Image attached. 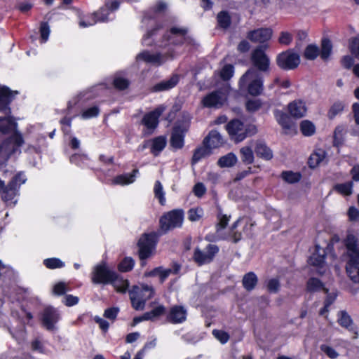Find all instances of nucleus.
Wrapping results in <instances>:
<instances>
[{"label": "nucleus", "instance_id": "nucleus-48", "mask_svg": "<svg viewBox=\"0 0 359 359\" xmlns=\"http://www.w3.org/2000/svg\"><path fill=\"white\" fill-rule=\"evenodd\" d=\"M338 323L344 327L349 328L352 324V319L351 316L344 311L339 313Z\"/></svg>", "mask_w": 359, "mask_h": 359}, {"label": "nucleus", "instance_id": "nucleus-26", "mask_svg": "<svg viewBox=\"0 0 359 359\" xmlns=\"http://www.w3.org/2000/svg\"><path fill=\"white\" fill-rule=\"evenodd\" d=\"M255 151L257 156L265 160H270L273 158L272 151L266 146V144L261 141L257 140L255 143Z\"/></svg>", "mask_w": 359, "mask_h": 359}, {"label": "nucleus", "instance_id": "nucleus-32", "mask_svg": "<svg viewBox=\"0 0 359 359\" xmlns=\"http://www.w3.org/2000/svg\"><path fill=\"white\" fill-rule=\"evenodd\" d=\"M138 172L137 169H134L131 174H123L116 176L113 180V184H128L135 181V175Z\"/></svg>", "mask_w": 359, "mask_h": 359}, {"label": "nucleus", "instance_id": "nucleus-56", "mask_svg": "<svg viewBox=\"0 0 359 359\" xmlns=\"http://www.w3.org/2000/svg\"><path fill=\"white\" fill-rule=\"evenodd\" d=\"M266 287L269 292L276 293L280 288V282L276 278L270 279L267 283Z\"/></svg>", "mask_w": 359, "mask_h": 359}, {"label": "nucleus", "instance_id": "nucleus-21", "mask_svg": "<svg viewBox=\"0 0 359 359\" xmlns=\"http://www.w3.org/2000/svg\"><path fill=\"white\" fill-rule=\"evenodd\" d=\"M104 9L102 8L99 11L91 14L87 20L80 17L79 25L82 27H86L95 25L97 21L104 22L107 20L108 13H104Z\"/></svg>", "mask_w": 359, "mask_h": 359}, {"label": "nucleus", "instance_id": "nucleus-51", "mask_svg": "<svg viewBox=\"0 0 359 359\" xmlns=\"http://www.w3.org/2000/svg\"><path fill=\"white\" fill-rule=\"evenodd\" d=\"M44 265L48 269L61 268L64 266L63 262L57 258H49L43 261Z\"/></svg>", "mask_w": 359, "mask_h": 359}, {"label": "nucleus", "instance_id": "nucleus-57", "mask_svg": "<svg viewBox=\"0 0 359 359\" xmlns=\"http://www.w3.org/2000/svg\"><path fill=\"white\" fill-rule=\"evenodd\" d=\"M99 108L96 106H94L84 110L81 116L83 118H89L97 116L99 114Z\"/></svg>", "mask_w": 359, "mask_h": 359}, {"label": "nucleus", "instance_id": "nucleus-6", "mask_svg": "<svg viewBox=\"0 0 359 359\" xmlns=\"http://www.w3.org/2000/svg\"><path fill=\"white\" fill-rule=\"evenodd\" d=\"M184 219V212L182 210H173L164 214L160 219L161 230L165 233L170 229L180 227Z\"/></svg>", "mask_w": 359, "mask_h": 359}, {"label": "nucleus", "instance_id": "nucleus-33", "mask_svg": "<svg viewBox=\"0 0 359 359\" xmlns=\"http://www.w3.org/2000/svg\"><path fill=\"white\" fill-rule=\"evenodd\" d=\"M240 154L243 163L249 165L254 162V153L250 146H245L241 148Z\"/></svg>", "mask_w": 359, "mask_h": 359}, {"label": "nucleus", "instance_id": "nucleus-34", "mask_svg": "<svg viewBox=\"0 0 359 359\" xmlns=\"http://www.w3.org/2000/svg\"><path fill=\"white\" fill-rule=\"evenodd\" d=\"M166 145V139L163 136H159L152 140L151 152L157 156L165 148Z\"/></svg>", "mask_w": 359, "mask_h": 359}, {"label": "nucleus", "instance_id": "nucleus-37", "mask_svg": "<svg viewBox=\"0 0 359 359\" xmlns=\"http://www.w3.org/2000/svg\"><path fill=\"white\" fill-rule=\"evenodd\" d=\"M237 162V157L233 153H229L228 154L220 157L218 160L217 164L221 168L231 167L234 165Z\"/></svg>", "mask_w": 359, "mask_h": 359}, {"label": "nucleus", "instance_id": "nucleus-17", "mask_svg": "<svg viewBox=\"0 0 359 359\" xmlns=\"http://www.w3.org/2000/svg\"><path fill=\"white\" fill-rule=\"evenodd\" d=\"M137 60H142L154 66H160L168 59L167 54L151 53L149 51H143L136 57Z\"/></svg>", "mask_w": 359, "mask_h": 359}, {"label": "nucleus", "instance_id": "nucleus-53", "mask_svg": "<svg viewBox=\"0 0 359 359\" xmlns=\"http://www.w3.org/2000/svg\"><path fill=\"white\" fill-rule=\"evenodd\" d=\"M233 74V67L231 65H225L220 72V76L223 80H229Z\"/></svg>", "mask_w": 359, "mask_h": 359}, {"label": "nucleus", "instance_id": "nucleus-20", "mask_svg": "<svg viewBox=\"0 0 359 359\" xmlns=\"http://www.w3.org/2000/svg\"><path fill=\"white\" fill-rule=\"evenodd\" d=\"M187 311L182 306L175 305L170 308L167 319L169 322L177 324L186 320Z\"/></svg>", "mask_w": 359, "mask_h": 359}, {"label": "nucleus", "instance_id": "nucleus-31", "mask_svg": "<svg viewBox=\"0 0 359 359\" xmlns=\"http://www.w3.org/2000/svg\"><path fill=\"white\" fill-rule=\"evenodd\" d=\"M275 116L277 121L283 129L290 130L292 128V123L287 114L279 110H276Z\"/></svg>", "mask_w": 359, "mask_h": 359}, {"label": "nucleus", "instance_id": "nucleus-7", "mask_svg": "<svg viewBox=\"0 0 359 359\" xmlns=\"http://www.w3.org/2000/svg\"><path fill=\"white\" fill-rule=\"evenodd\" d=\"M276 62L281 69L292 70L300 64V56L293 50L289 49L279 53L276 58Z\"/></svg>", "mask_w": 359, "mask_h": 359}, {"label": "nucleus", "instance_id": "nucleus-63", "mask_svg": "<svg viewBox=\"0 0 359 359\" xmlns=\"http://www.w3.org/2000/svg\"><path fill=\"white\" fill-rule=\"evenodd\" d=\"M201 210L198 209H190L188 212V218L191 222H195L198 220L201 217Z\"/></svg>", "mask_w": 359, "mask_h": 359}, {"label": "nucleus", "instance_id": "nucleus-10", "mask_svg": "<svg viewBox=\"0 0 359 359\" xmlns=\"http://www.w3.org/2000/svg\"><path fill=\"white\" fill-rule=\"evenodd\" d=\"M187 34V29L186 28L173 27L170 29L169 34L165 35V37L174 45H182L184 43L194 45V39Z\"/></svg>", "mask_w": 359, "mask_h": 359}, {"label": "nucleus", "instance_id": "nucleus-40", "mask_svg": "<svg viewBox=\"0 0 359 359\" xmlns=\"http://www.w3.org/2000/svg\"><path fill=\"white\" fill-rule=\"evenodd\" d=\"M210 154V149L207 147L205 145L204 147H201L197 148L194 153L192 157V163H196L199 161L201 158H204L206 156H208Z\"/></svg>", "mask_w": 359, "mask_h": 359}, {"label": "nucleus", "instance_id": "nucleus-24", "mask_svg": "<svg viewBox=\"0 0 359 359\" xmlns=\"http://www.w3.org/2000/svg\"><path fill=\"white\" fill-rule=\"evenodd\" d=\"M179 81V76L177 74H174L169 79L161 81L154 85L152 88V90L155 92L168 90L174 88L178 83Z\"/></svg>", "mask_w": 359, "mask_h": 359}, {"label": "nucleus", "instance_id": "nucleus-54", "mask_svg": "<svg viewBox=\"0 0 359 359\" xmlns=\"http://www.w3.org/2000/svg\"><path fill=\"white\" fill-rule=\"evenodd\" d=\"M50 27L48 22H42L40 26V34L42 42H46L49 36Z\"/></svg>", "mask_w": 359, "mask_h": 359}, {"label": "nucleus", "instance_id": "nucleus-22", "mask_svg": "<svg viewBox=\"0 0 359 359\" xmlns=\"http://www.w3.org/2000/svg\"><path fill=\"white\" fill-rule=\"evenodd\" d=\"M290 114L295 118H300L306 115L307 109L305 102L297 100L290 102L287 106Z\"/></svg>", "mask_w": 359, "mask_h": 359}, {"label": "nucleus", "instance_id": "nucleus-59", "mask_svg": "<svg viewBox=\"0 0 359 359\" xmlns=\"http://www.w3.org/2000/svg\"><path fill=\"white\" fill-rule=\"evenodd\" d=\"M193 192L197 197H202L206 192V188L201 182L196 183L193 189Z\"/></svg>", "mask_w": 359, "mask_h": 359}, {"label": "nucleus", "instance_id": "nucleus-19", "mask_svg": "<svg viewBox=\"0 0 359 359\" xmlns=\"http://www.w3.org/2000/svg\"><path fill=\"white\" fill-rule=\"evenodd\" d=\"M272 36V31L269 28H260L250 31L247 34V38L254 43H264L269 41Z\"/></svg>", "mask_w": 359, "mask_h": 359}, {"label": "nucleus", "instance_id": "nucleus-39", "mask_svg": "<svg viewBox=\"0 0 359 359\" xmlns=\"http://www.w3.org/2000/svg\"><path fill=\"white\" fill-rule=\"evenodd\" d=\"M332 43L328 39H324L321 43L320 57L323 60H327L332 52Z\"/></svg>", "mask_w": 359, "mask_h": 359}, {"label": "nucleus", "instance_id": "nucleus-29", "mask_svg": "<svg viewBox=\"0 0 359 359\" xmlns=\"http://www.w3.org/2000/svg\"><path fill=\"white\" fill-rule=\"evenodd\" d=\"M167 9V5L163 1H158L155 6L151 8L144 15V18L151 19L155 18L158 15L163 14Z\"/></svg>", "mask_w": 359, "mask_h": 359}, {"label": "nucleus", "instance_id": "nucleus-46", "mask_svg": "<svg viewBox=\"0 0 359 359\" xmlns=\"http://www.w3.org/2000/svg\"><path fill=\"white\" fill-rule=\"evenodd\" d=\"M282 178L288 183H295L300 180L301 175L299 172L284 171L281 174Z\"/></svg>", "mask_w": 359, "mask_h": 359}, {"label": "nucleus", "instance_id": "nucleus-4", "mask_svg": "<svg viewBox=\"0 0 359 359\" xmlns=\"http://www.w3.org/2000/svg\"><path fill=\"white\" fill-rule=\"evenodd\" d=\"M26 178L22 172L15 175L7 185L0 179V195L1 199L8 203L11 201L17 195L20 185L24 184Z\"/></svg>", "mask_w": 359, "mask_h": 359}, {"label": "nucleus", "instance_id": "nucleus-41", "mask_svg": "<svg viewBox=\"0 0 359 359\" xmlns=\"http://www.w3.org/2000/svg\"><path fill=\"white\" fill-rule=\"evenodd\" d=\"M323 289L326 293L328 292V290L323 287L322 282L316 278H310L307 282V290L310 292H315Z\"/></svg>", "mask_w": 359, "mask_h": 359}, {"label": "nucleus", "instance_id": "nucleus-1", "mask_svg": "<svg viewBox=\"0 0 359 359\" xmlns=\"http://www.w3.org/2000/svg\"><path fill=\"white\" fill-rule=\"evenodd\" d=\"M241 87L248 86V93L253 96L261 94L263 90V77L254 68H250L239 81Z\"/></svg>", "mask_w": 359, "mask_h": 359}, {"label": "nucleus", "instance_id": "nucleus-27", "mask_svg": "<svg viewBox=\"0 0 359 359\" xmlns=\"http://www.w3.org/2000/svg\"><path fill=\"white\" fill-rule=\"evenodd\" d=\"M346 271L353 283H359V262H346Z\"/></svg>", "mask_w": 359, "mask_h": 359}, {"label": "nucleus", "instance_id": "nucleus-18", "mask_svg": "<svg viewBox=\"0 0 359 359\" xmlns=\"http://www.w3.org/2000/svg\"><path fill=\"white\" fill-rule=\"evenodd\" d=\"M59 318V313L53 307H47L43 311L42 323L48 330H53L55 328V324L58 321Z\"/></svg>", "mask_w": 359, "mask_h": 359}, {"label": "nucleus", "instance_id": "nucleus-2", "mask_svg": "<svg viewBox=\"0 0 359 359\" xmlns=\"http://www.w3.org/2000/svg\"><path fill=\"white\" fill-rule=\"evenodd\" d=\"M227 130L231 139L238 143L243 141L248 136L252 135L256 133L255 126H245L238 119H233L226 125Z\"/></svg>", "mask_w": 359, "mask_h": 359}, {"label": "nucleus", "instance_id": "nucleus-38", "mask_svg": "<svg viewBox=\"0 0 359 359\" xmlns=\"http://www.w3.org/2000/svg\"><path fill=\"white\" fill-rule=\"evenodd\" d=\"M165 313V306L161 305L149 312H146L143 314V318L146 320H155L159 316L163 315Z\"/></svg>", "mask_w": 359, "mask_h": 359}, {"label": "nucleus", "instance_id": "nucleus-47", "mask_svg": "<svg viewBox=\"0 0 359 359\" xmlns=\"http://www.w3.org/2000/svg\"><path fill=\"white\" fill-rule=\"evenodd\" d=\"M344 108V104L341 102L334 103L330 107L327 116L330 119H333L337 114H340Z\"/></svg>", "mask_w": 359, "mask_h": 359}, {"label": "nucleus", "instance_id": "nucleus-16", "mask_svg": "<svg viewBox=\"0 0 359 359\" xmlns=\"http://www.w3.org/2000/svg\"><path fill=\"white\" fill-rule=\"evenodd\" d=\"M226 98V95L224 92L216 90L204 97L202 102L206 107H219L225 102Z\"/></svg>", "mask_w": 359, "mask_h": 359}, {"label": "nucleus", "instance_id": "nucleus-43", "mask_svg": "<svg viewBox=\"0 0 359 359\" xmlns=\"http://www.w3.org/2000/svg\"><path fill=\"white\" fill-rule=\"evenodd\" d=\"M300 130L303 135L311 136L315 133V126L309 121L305 120L300 124Z\"/></svg>", "mask_w": 359, "mask_h": 359}, {"label": "nucleus", "instance_id": "nucleus-25", "mask_svg": "<svg viewBox=\"0 0 359 359\" xmlns=\"http://www.w3.org/2000/svg\"><path fill=\"white\" fill-rule=\"evenodd\" d=\"M223 139L217 130H212L203 140V144L211 149L217 148L223 144Z\"/></svg>", "mask_w": 359, "mask_h": 359}, {"label": "nucleus", "instance_id": "nucleus-5", "mask_svg": "<svg viewBox=\"0 0 359 359\" xmlns=\"http://www.w3.org/2000/svg\"><path fill=\"white\" fill-rule=\"evenodd\" d=\"M268 48V45L264 44L255 48L250 55V61L253 66L252 68L257 70L260 74L269 73L270 70V58L266 54L265 50Z\"/></svg>", "mask_w": 359, "mask_h": 359}, {"label": "nucleus", "instance_id": "nucleus-61", "mask_svg": "<svg viewBox=\"0 0 359 359\" xmlns=\"http://www.w3.org/2000/svg\"><path fill=\"white\" fill-rule=\"evenodd\" d=\"M347 215L350 221H359V210H357L355 207H350L348 210Z\"/></svg>", "mask_w": 359, "mask_h": 359}, {"label": "nucleus", "instance_id": "nucleus-42", "mask_svg": "<svg viewBox=\"0 0 359 359\" xmlns=\"http://www.w3.org/2000/svg\"><path fill=\"white\" fill-rule=\"evenodd\" d=\"M353 182H348L343 184H337L334 186V189L345 196H349L352 194Z\"/></svg>", "mask_w": 359, "mask_h": 359}, {"label": "nucleus", "instance_id": "nucleus-13", "mask_svg": "<svg viewBox=\"0 0 359 359\" xmlns=\"http://www.w3.org/2000/svg\"><path fill=\"white\" fill-rule=\"evenodd\" d=\"M114 277V272L109 270L104 263L96 266L92 273V281L95 284L109 283Z\"/></svg>", "mask_w": 359, "mask_h": 359}, {"label": "nucleus", "instance_id": "nucleus-60", "mask_svg": "<svg viewBox=\"0 0 359 359\" xmlns=\"http://www.w3.org/2000/svg\"><path fill=\"white\" fill-rule=\"evenodd\" d=\"M278 41L281 44L289 45L292 41V35L287 32H282Z\"/></svg>", "mask_w": 359, "mask_h": 359}, {"label": "nucleus", "instance_id": "nucleus-55", "mask_svg": "<svg viewBox=\"0 0 359 359\" xmlns=\"http://www.w3.org/2000/svg\"><path fill=\"white\" fill-rule=\"evenodd\" d=\"M349 48L352 54L359 59V36L355 37L351 40Z\"/></svg>", "mask_w": 359, "mask_h": 359}, {"label": "nucleus", "instance_id": "nucleus-35", "mask_svg": "<svg viewBox=\"0 0 359 359\" xmlns=\"http://www.w3.org/2000/svg\"><path fill=\"white\" fill-rule=\"evenodd\" d=\"M325 158V151L322 149H318L312 154L309 158V165L311 168L318 166Z\"/></svg>", "mask_w": 359, "mask_h": 359}, {"label": "nucleus", "instance_id": "nucleus-44", "mask_svg": "<svg viewBox=\"0 0 359 359\" xmlns=\"http://www.w3.org/2000/svg\"><path fill=\"white\" fill-rule=\"evenodd\" d=\"M154 192L155 197L158 198L161 205H164L165 203V198L164 196V191L163 186L159 181H156L154 184Z\"/></svg>", "mask_w": 359, "mask_h": 359}, {"label": "nucleus", "instance_id": "nucleus-11", "mask_svg": "<svg viewBox=\"0 0 359 359\" xmlns=\"http://www.w3.org/2000/svg\"><path fill=\"white\" fill-rule=\"evenodd\" d=\"M346 252L344 254L346 262H359V239L353 234H348L344 241Z\"/></svg>", "mask_w": 359, "mask_h": 359}, {"label": "nucleus", "instance_id": "nucleus-52", "mask_svg": "<svg viewBox=\"0 0 359 359\" xmlns=\"http://www.w3.org/2000/svg\"><path fill=\"white\" fill-rule=\"evenodd\" d=\"M212 334L222 344L226 343L229 339V334L223 330H214L212 331Z\"/></svg>", "mask_w": 359, "mask_h": 359}, {"label": "nucleus", "instance_id": "nucleus-3", "mask_svg": "<svg viewBox=\"0 0 359 359\" xmlns=\"http://www.w3.org/2000/svg\"><path fill=\"white\" fill-rule=\"evenodd\" d=\"M154 294V290L151 286L142 285L140 286H133L130 291V299L132 306L135 310H143L145 303L150 299Z\"/></svg>", "mask_w": 359, "mask_h": 359}, {"label": "nucleus", "instance_id": "nucleus-49", "mask_svg": "<svg viewBox=\"0 0 359 359\" xmlns=\"http://www.w3.org/2000/svg\"><path fill=\"white\" fill-rule=\"evenodd\" d=\"M133 266L134 260L130 257H126L118 264V268L122 272H127L132 270Z\"/></svg>", "mask_w": 359, "mask_h": 359}, {"label": "nucleus", "instance_id": "nucleus-45", "mask_svg": "<svg viewBox=\"0 0 359 359\" xmlns=\"http://www.w3.org/2000/svg\"><path fill=\"white\" fill-rule=\"evenodd\" d=\"M319 55L318 48L313 44L309 45L304 53V56L306 59L313 60Z\"/></svg>", "mask_w": 359, "mask_h": 359}, {"label": "nucleus", "instance_id": "nucleus-14", "mask_svg": "<svg viewBox=\"0 0 359 359\" xmlns=\"http://www.w3.org/2000/svg\"><path fill=\"white\" fill-rule=\"evenodd\" d=\"M162 110L156 109L155 110L146 114L142 121L141 123L145 126L143 130V134L146 136L150 135L153 133L154 130L157 128L158 124V118L161 115Z\"/></svg>", "mask_w": 359, "mask_h": 359}, {"label": "nucleus", "instance_id": "nucleus-50", "mask_svg": "<svg viewBox=\"0 0 359 359\" xmlns=\"http://www.w3.org/2000/svg\"><path fill=\"white\" fill-rule=\"evenodd\" d=\"M344 128L342 126H337L334 131V144L339 146L342 144Z\"/></svg>", "mask_w": 359, "mask_h": 359}, {"label": "nucleus", "instance_id": "nucleus-64", "mask_svg": "<svg viewBox=\"0 0 359 359\" xmlns=\"http://www.w3.org/2000/svg\"><path fill=\"white\" fill-rule=\"evenodd\" d=\"M118 312V309L116 307L109 308L105 310L104 316L110 320H114Z\"/></svg>", "mask_w": 359, "mask_h": 359}, {"label": "nucleus", "instance_id": "nucleus-30", "mask_svg": "<svg viewBox=\"0 0 359 359\" xmlns=\"http://www.w3.org/2000/svg\"><path fill=\"white\" fill-rule=\"evenodd\" d=\"M109 283H111L117 292H125L129 285L128 281L119 277L114 272V277L111 278V280Z\"/></svg>", "mask_w": 359, "mask_h": 359}, {"label": "nucleus", "instance_id": "nucleus-23", "mask_svg": "<svg viewBox=\"0 0 359 359\" xmlns=\"http://www.w3.org/2000/svg\"><path fill=\"white\" fill-rule=\"evenodd\" d=\"M18 92H12L7 87L0 88V111H6V114L10 113V108L8 107L14 95Z\"/></svg>", "mask_w": 359, "mask_h": 359}, {"label": "nucleus", "instance_id": "nucleus-62", "mask_svg": "<svg viewBox=\"0 0 359 359\" xmlns=\"http://www.w3.org/2000/svg\"><path fill=\"white\" fill-rule=\"evenodd\" d=\"M67 291V285L63 282H60L53 287V293L56 295L64 294Z\"/></svg>", "mask_w": 359, "mask_h": 359}, {"label": "nucleus", "instance_id": "nucleus-58", "mask_svg": "<svg viewBox=\"0 0 359 359\" xmlns=\"http://www.w3.org/2000/svg\"><path fill=\"white\" fill-rule=\"evenodd\" d=\"M128 85L129 82L127 79L118 77L115 78L114 80V86L118 90H124L128 88Z\"/></svg>", "mask_w": 359, "mask_h": 359}, {"label": "nucleus", "instance_id": "nucleus-9", "mask_svg": "<svg viewBox=\"0 0 359 359\" xmlns=\"http://www.w3.org/2000/svg\"><path fill=\"white\" fill-rule=\"evenodd\" d=\"M219 252V247L215 244H208L205 248V251L199 248L194 249L192 259L198 266L212 262Z\"/></svg>", "mask_w": 359, "mask_h": 359}, {"label": "nucleus", "instance_id": "nucleus-36", "mask_svg": "<svg viewBox=\"0 0 359 359\" xmlns=\"http://www.w3.org/2000/svg\"><path fill=\"white\" fill-rule=\"evenodd\" d=\"M217 20L218 26L224 29L229 28L231 22V16L226 11H222L217 14Z\"/></svg>", "mask_w": 359, "mask_h": 359}, {"label": "nucleus", "instance_id": "nucleus-8", "mask_svg": "<svg viewBox=\"0 0 359 359\" xmlns=\"http://www.w3.org/2000/svg\"><path fill=\"white\" fill-rule=\"evenodd\" d=\"M156 233H144L138 241V253L141 260L149 258L153 253L156 245Z\"/></svg>", "mask_w": 359, "mask_h": 359}, {"label": "nucleus", "instance_id": "nucleus-28", "mask_svg": "<svg viewBox=\"0 0 359 359\" xmlns=\"http://www.w3.org/2000/svg\"><path fill=\"white\" fill-rule=\"evenodd\" d=\"M258 278L254 272H248L244 275L242 284L247 291H252L257 285Z\"/></svg>", "mask_w": 359, "mask_h": 359}, {"label": "nucleus", "instance_id": "nucleus-12", "mask_svg": "<svg viewBox=\"0 0 359 359\" xmlns=\"http://www.w3.org/2000/svg\"><path fill=\"white\" fill-rule=\"evenodd\" d=\"M325 252L323 249L320 248L318 245L316 246L315 252L309 258L308 263L316 268V272L320 275H323L328 270L325 263Z\"/></svg>", "mask_w": 359, "mask_h": 359}, {"label": "nucleus", "instance_id": "nucleus-15", "mask_svg": "<svg viewBox=\"0 0 359 359\" xmlns=\"http://www.w3.org/2000/svg\"><path fill=\"white\" fill-rule=\"evenodd\" d=\"M188 128L187 123L177 124L173 127L170 140V145L173 148L179 149L183 147L184 135Z\"/></svg>", "mask_w": 359, "mask_h": 359}]
</instances>
